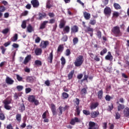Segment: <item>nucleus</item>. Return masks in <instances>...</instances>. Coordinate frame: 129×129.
Here are the masks:
<instances>
[{
    "label": "nucleus",
    "mask_w": 129,
    "mask_h": 129,
    "mask_svg": "<svg viewBox=\"0 0 129 129\" xmlns=\"http://www.w3.org/2000/svg\"><path fill=\"white\" fill-rule=\"evenodd\" d=\"M120 118V114L118 112L115 113V119H119Z\"/></svg>",
    "instance_id": "nucleus-56"
},
{
    "label": "nucleus",
    "mask_w": 129,
    "mask_h": 129,
    "mask_svg": "<svg viewBox=\"0 0 129 129\" xmlns=\"http://www.w3.org/2000/svg\"><path fill=\"white\" fill-rule=\"evenodd\" d=\"M0 49L2 50V53L3 55L6 53V51H7V48H6L4 46H1L0 47Z\"/></svg>",
    "instance_id": "nucleus-47"
},
{
    "label": "nucleus",
    "mask_w": 129,
    "mask_h": 129,
    "mask_svg": "<svg viewBox=\"0 0 129 129\" xmlns=\"http://www.w3.org/2000/svg\"><path fill=\"white\" fill-rule=\"evenodd\" d=\"M28 101L29 102H31V103H34L35 105H39L40 104L39 100L36 99L35 95H29L28 97Z\"/></svg>",
    "instance_id": "nucleus-3"
},
{
    "label": "nucleus",
    "mask_w": 129,
    "mask_h": 129,
    "mask_svg": "<svg viewBox=\"0 0 129 129\" xmlns=\"http://www.w3.org/2000/svg\"><path fill=\"white\" fill-rule=\"evenodd\" d=\"M97 36L98 37V39H101V31H98L97 32Z\"/></svg>",
    "instance_id": "nucleus-55"
},
{
    "label": "nucleus",
    "mask_w": 129,
    "mask_h": 129,
    "mask_svg": "<svg viewBox=\"0 0 129 129\" xmlns=\"http://www.w3.org/2000/svg\"><path fill=\"white\" fill-rule=\"evenodd\" d=\"M53 6L51 4V3L50 2V1H47L46 3V9H50L51 8H52Z\"/></svg>",
    "instance_id": "nucleus-41"
},
{
    "label": "nucleus",
    "mask_w": 129,
    "mask_h": 129,
    "mask_svg": "<svg viewBox=\"0 0 129 129\" xmlns=\"http://www.w3.org/2000/svg\"><path fill=\"white\" fill-rule=\"evenodd\" d=\"M87 32H91L92 33H93V28L89 27H87Z\"/></svg>",
    "instance_id": "nucleus-62"
},
{
    "label": "nucleus",
    "mask_w": 129,
    "mask_h": 129,
    "mask_svg": "<svg viewBox=\"0 0 129 129\" xmlns=\"http://www.w3.org/2000/svg\"><path fill=\"white\" fill-rule=\"evenodd\" d=\"M48 23V22L47 21H43V23L40 25L39 29L43 30V29H45V28H46V25H47Z\"/></svg>",
    "instance_id": "nucleus-26"
},
{
    "label": "nucleus",
    "mask_w": 129,
    "mask_h": 129,
    "mask_svg": "<svg viewBox=\"0 0 129 129\" xmlns=\"http://www.w3.org/2000/svg\"><path fill=\"white\" fill-rule=\"evenodd\" d=\"M83 113L85 115H90V111L87 110H83Z\"/></svg>",
    "instance_id": "nucleus-48"
},
{
    "label": "nucleus",
    "mask_w": 129,
    "mask_h": 129,
    "mask_svg": "<svg viewBox=\"0 0 129 129\" xmlns=\"http://www.w3.org/2000/svg\"><path fill=\"white\" fill-rule=\"evenodd\" d=\"M124 116L125 117H128L129 116V108L126 107L124 110Z\"/></svg>",
    "instance_id": "nucleus-29"
},
{
    "label": "nucleus",
    "mask_w": 129,
    "mask_h": 129,
    "mask_svg": "<svg viewBox=\"0 0 129 129\" xmlns=\"http://www.w3.org/2000/svg\"><path fill=\"white\" fill-rule=\"evenodd\" d=\"M31 4L33 6V8H38L40 6V3L38 0H32Z\"/></svg>",
    "instance_id": "nucleus-15"
},
{
    "label": "nucleus",
    "mask_w": 129,
    "mask_h": 129,
    "mask_svg": "<svg viewBox=\"0 0 129 129\" xmlns=\"http://www.w3.org/2000/svg\"><path fill=\"white\" fill-rule=\"evenodd\" d=\"M103 128L106 129L107 127V122H103Z\"/></svg>",
    "instance_id": "nucleus-64"
},
{
    "label": "nucleus",
    "mask_w": 129,
    "mask_h": 129,
    "mask_svg": "<svg viewBox=\"0 0 129 129\" xmlns=\"http://www.w3.org/2000/svg\"><path fill=\"white\" fill-rule=\"evenodd\" d=\"M63 32H65L67 34L70 32V27L69 26H66L63 30Z\"/></svg>",
    "instance_id": "nucleus-37"
},
{
    "label": "nucleus",
    "mask_w": 129,
    "mask_h": 129,
    "mask_svg": "<svg viewBox=\"0 0 129 129\" xmlns=\"http://www.w3.org/2000/svg\"><path fill=\"white\" fill-rule=\"evenodd\" d=\"M63 50H64V46L63 44H60L58 46L57 52V53H62V52H63Z\"/></svg>",
    "instance_id": "nucleus-28"
},
{
    "label": "nucleus",
    "mask_w": 129,
    "mask_h": 129,
    "mask_svg": "<svg viewBox=\"0 0 129 129\" xmlns=\"http://www.w3.org/2000/svg\"><path fill=\"white\" fill-rule=\"evenodd\" d=\"M81 95H85L86 93H87V90L86 88H84L81 90Z\"/></svg>",
    "instance_id": "nucleus-38"
},
{
    "label": "nucleus",
    "mask_w": 129,
    "mask_h": 129,
    "mask_svg": "<svg viewBox=\"0 0 129 129\" xmlns=\"http://www.w3.org/2000/svg\"><path fill=\"white\" fill-rule=\"evenodd\" d=\"M112 109H113V104L111 103V105L108 106L107 110H108V111H111Z\"/></svg>",
    "instance_id": "nucleus-51"
},
{
    "label": "nucleus",
    "mask_w": 129,
    "mask_h": 129,
    "mask_svg": "<svg viewBox=\"0 0 129 129\" xmlns=\"http://www.w3.org/2000/svg\"><path fill=\"white\" fill-rule=\"evenodd\" d=\"M71 54V51L69 48L67 49L66 50L65 55L66 56H70Z\"/></svg>",
    "instance_id": "nucleus-49"
},
{
    "label": "nucleus",
    "mask_w": 129,
    "mask_h": 129,
    "mask_svg": "<svg viewBox=\"0 0 129 129\" xmlns=\"http://www.w3.org/2000/svg\"><path fill=\"white\" fill-rule=\"evenodd\" d=\"M47 112H48V110H46L43 113L42 115V118H46V117H47Z\"/></svg>",
    "instance_id": "nucleus-61"
},
{
    "label": "nucleus",
    "mask_w": 129,
    "mask_h": 129,
    "mask_svg": "<svg viewBox=\"0 0 129 129\" xmlns=\"http://www.w3.org/2000/svg\"><path fill=\"white\" fill-rule=\"evenodd\" d=\"M111 32L115 37H120V36H121L120 29L118 26H115L113 27V29H111Z\"/></svg>",
    "instance_id": "nucleus-2"
},
{
    "label": "nucleus",
    "mask_w": 129,
    "mask_h": 129,
    "mask_svg": "<svg viewBox=\"0 0 129 129\" xmlns=\"http://www.w3.org/2000/svg\"><path fill=\"white\" fill-rule=\"evenodd\" d=\"M104 14L106 17H110L111 15V9L106 6L104 9Z\"/></svg>",
    "instance_id": "nucleus-6"
},
{
    "label": "nucleus",
    "mask_w": 129,
    "mask_h": 129,
    "mask_svg": "<svg viewBox=\"0 0 129 129\" xmlns=\"http://www.w3.org/2000/svg\"><path fill=\"white\" fill-rule=\"evenodd\" d=\"M83 16L85 20H90V18L91 17L90 13H87V12H85L83 13Z\"/></svg>",
    "instance_id": "nucleus-22"
},
{
    "label": "nucleus",
    "mask_w": 129,
    "mask_h": 129,
    "mask_svg": "<svg viewBox=\"0 0 129 129\" xmlns=\"http://www.w3.org/2000/svg\"><path fill=\"white\" fill-rule=\"evenodd\" d=\"M32 59V55H27L25 59H24V61L23 62V63L25 64V65H26V64H28V63H29V61H30V60Z\"/></svg>",
    "instance_id": "nucleus-20"
},
{
    "label": "nucleus",
    "mask_w": 129,
    "mask_h": 129,
    "mask_svg": "<svg viewBox=\"0 0 129 129\" xmlns=\"http://www.w3.org/2000/svg\"><path fill=\"white\" fill-rule=\"evenodd\" d=\"M16 88L18 90V91H22L24 87H23V86H17Z\"/></svg>",
    "instance_id": "nucleus-59"
},
{
    "label": "nucleus",
    "mask_w": 129,
    "mask_h": 129,
    "mask_svg": "<svg viewBox=\"0 0 129 129\" xmlns=\"http://www.w3.org/2000/svg\"><path fill=\"white\" fill-rule=\"evenodd\" d=\"M90 25L94 26V25H95L96 24V20H91L90 21Z\"/></svg>",
    "instance_id": "nucleus-57"
},
{
    "label": "nucleus",
    "mask_w": 129,
    "mask_h": 129,
    "mask_svg": "<svg viewBox=\"0 0 129 129\" xmlns=\"http://www.w3.org/2000/svg\"><path fill=\"white\" fill-rule=\"evenodd\" d=\"M99 115V111H92L91 113V117L92 118H96Z\"/></svg>",
    "instance_id": "nucleus-14"
},
{
    "label": "nucleus",
    "mask_w": 129,
    "mask_h": 129,
    "mask_svg": "<svg viewBox=\"0 0 129 129\" xmlns=\"http://www.w3.org/2000/svg\"><path fill=\"white\" fill-rule=\"evenodd\" d=\"M48 62L52 63L53 62V50L49 53V56L47 57Z\"/></svg>",
    "instance_id": "nucleus-24"
},
{
    "label": "nucleus",
    "mask_w": 129,
    "mask_h": 129,
    "mask_svg": "<svg viewBox=\"0 0 129 129\" xmlns=\"http://www.w3.org/2000/svg\"><path fill=\"white\" fill-rule=\"evenodd\" d=\"M20 110H21V112H23V111H25V110H26V107L25 106V104L22 103L20 105Z\"/></svg>",
    "instance_id": "nucleus-45"
},
{
    "label": "nucleus",
    "mask_w": 129,
    "mask_h": 129,
    "mask_svg": "<svg viewBox=\"0 0 129 129\" xmlns=\"http://www.w3.org/2000/svg\"><path fill=\"white\" fill-rule=\"evenodd\" d=\"M11 40L12 42H16V41H18V34L16 33L14 36L11 38Z\"/></svg>",
    "instance_id": "nucleus-34"
},
{
    "label": "nucleus",
    "mask_w": 129,
    "mask_h": 129,
    "mask_svg": "<svg viewBox=\"0 0 129 129\" xmlns=\"http://www.w3.org/2000/svg\"><path fill=\"white\" fill-rule=\"evenodd\" d=\"M3 103L4 104V108L7 109V110H10L12 107L9 105L12 103V99H6L3 101Z\"/></svg>",
    "instance_id": "nucleus-4"
},
{
    "label": "nucleus",
    "mask_w": 129,
    "mask_h": 129,
    "mask_svg": "<svg viewBox=\"0 0 129 129\" xmlns=\"http://www.w3.org/2000/svg\"><path fill=\"white\" fill-rule=\"evenodd\" d=\"M16 78L18 81H19V82L23 81V77L20 76L19 75H16Z\"/></svg>",
    "instance_id": "nucleus-54"
},
{
    "label": "nucleus",
    "mask_w": 129,
    "mask_h": 129,
    "mask_svg": "<svg viewBox=\"0 0 129 129\" xmlns=\"http://www.w3.org/2000/svg\"><path fill=\"white\" fill-rule=\"evenodd\" d=\"M6 128L7 129H14V127H13V125H12V124H9L8 125H7Z\"/></svg>",
    "instance_id": "nucleus-63"
},
{
    "label": "nucleus",
    "mask_w": 129,
    "mask_h": 129,
    "mask_svg": "<svg viewBox=\"0 0 129 129\" xmlns=\"http://www.w3.org/2000/svg\"><path fill=\"white\" fill-rule=\"evenodd\" d=\"M76 122H81V120L77 117H75L74 118L71 119L70 123L72 125H75Z\"/></svg>",
    "instance_id": "nucleus-8"
},
{
    "label": "nucleus",
    "mask_w": 129,
    "mask_h": 129,
    "mask_svg": "<svg viewBox=\"0 0 129 129\" xmlns=\"http://www.w3.org/2000/svg\"><path fill=\"white\" fill-rule=\"evenodd\" d=\"M106 53H107V49L105 48L103 49L102 51H101L100 54L101 56H103V55H104V54H106Z\"/></svg>",
    "instance_id": "nucleus-42"
},
{
    "label": "nucleus",
    "mask_w": 129,
    "mask_h": 129,
    "mask_svg": "<svg viewBox=\"0 0 129 129\" xmlns=\"http://www.w3.org/2000/svg\"><path fill=\"white\" fill-rule=\"evenodd\" d=\"M6 10H7V8H6L5 6H0V18L3 17V13L6 12Z\"/></svg>",
    "instance_id": "nucleus-25"
},
{
    "label": "nucleus",
    "mask_w": 129,
    "mask_h": 129,
    "mask_svg": "<svg viewBox=\"0 0 129 129\" xmlns=\"http://www.w3.org/2000/svg\"><path fill=\"white\" fill-rule=\"evenodd\" d=\"M76 112L77 113V115H80V111H81V110H80V107H79V106H76Z\"/></svg>",
    "instance_id": "nucleus-40"
},
{
    "label": "nucleus",
    "mask_w": 129,
    "mask_h": 129,
    "mask_svg": "<svg viewBox=\"0 0 129 129\" xmlns=\"http://www.w3.org/2000/svg\"><path fill=\"white\" fill-rule=\"evenodd\" d=\"M69 109V106L66 105L64 107H62V106H60L58 107L59 112H58V116H61L62 114L63 113V111H65L66 110H68Z\"/></svg>",
    "instance_id": "nucleus-5"
},
{
    "label": "nucleus",
    "mask_w": 129,
    "mask_h": 129,
    "mask_svg": "<svg viewBox=\"0 0 129 129\" xmlns=\"http://www.w3.org/2000/svg\"><path fill=\"white\" fill-rule=\"evenodd\" d=\"M34 63L35 65H38L39 66H42V61L39 60L35 61Z\"/></svg>",
    "instance_id": "nucleus-50"
},
{
    "label": "nucleus",
    "mask_w": 129,
    "mask_h": 129,
    "mask_svg": "<svg viewBox=\"0 0 129 129\" xmlns=\"http://www.w3.org/2000/svg\"><path fill=\"white\" fill-rule=\"evenodd\" d=\"M14 82H15V81L13 79H12V78H10L9 77H6V83L7 84H9V85H12L14 84Z\"/></svg>",
    "instance_id": "nucleus-16"
},
{
    "label": "nucleus",
    "mask_w": 129,
    "mask_h": 129,
    "mask_svg": "<svg viewBox=\"0 0 129 129\" xmlns=\"http://www.w3.org/2000/svg\"><path fill=\"white\" fill-rule=\"evenodd\" d=\"M96 125V123L93 121H89V127L88 129H99V126L95 127Z\"/></svg>",
    "instance_id": "nucleus-7"
},
{
    "label": "nucleus",
    "mask_w": 129,
    "mask_h": 129,
    "mask_svg": "<svg viewBox=\"0 0 129 129\" xmlns=\"http://www.w3.org/2000/svg\"><path fill=\"white\" fill-rule=\"evenodd\" d=\"M62 40L63 42H67V40H68V36H67V35H64L62 37Z\"/></svg>",
    "instance_id": "nucleus-60"
},
{
    "label": "nucleus",
    "mask_w": 129,
    "mask_h": 129,
    "mask_svg": "<svg viewBox=\"0 0 129 129\" xmlns=\"http://www.w3.org/2000/svg\"><path fill=\"white\" fill-rule=\"evenodd\" d=\"M74 106H79V104L80 103V100L79 99L76 98L75 100H74Z\"/></svg>",
    "instance_id": "nucleus-30"
},
{
    "label": "nucleus",
    "mask_w": 129,
    "mask_h": 129,
    "mask_svg": "<svg viewBox=\"0 0 129 129\" xmlns=\"http://www.w3.org/2000/svg\"><path fill=\"white\" fill-rule=\"evenodd\" d=\"M16 119L18 122H21L22 120V115L21 114H17L16 116Z\"/></svg>",
    "instance_id": "nucleus-32"
},
{
    "label": "nucleus",
    "mask_w": 129,
    "mask_h": 129,
    "mask_svg": "<svg viewBox=\"0 0 129 129\" xmlns=\"http://www.w3.org/2000/svg\"><path fill=\"white\" fill-rule=\"evenodd\" d=\"M27 31L28 32H29V33H32V31H34L33 27H32V25H31V24H29L27 26Z\"/></svg>",
    "instance_id": "nucleus-39"
},
{
    "label": "nucleus",
    "mask_w": 129,
    "mask_h": 129,
    "mask_svg": "<svg viewBox=\"0 0 129 129\" xmlns=\"http://www.w3.org/2000/svg\"><path fill=\"white\" fill-rule=\"evenodd\" d=\"M105 60H108L109 61H112L113 60V56L111 54L110 51L108 52L107 55L105 56Z\"/></svg>",
    "instance_id": "nucleus-10"
},
{
    "label": "nucleus",
    "mask_w": 129,
    "mask_h": 129,
    "mask_svg": "<svg viewBox=\"0 0 129 129\" xmlns=\"http://www.w3.org/2000/svg\"><path fill=\"white\" fill-rule=\"evenodd\" d=\"M35 54L36 56H40L42 54V49L40 48H37L35 50Z\"/></svg>",
    "instance_id": "nucleus-23"
},
{
    "label": "nucleus",
    "mask_w": 129,
    "mask_h": 129,
    "mask_svg": "<svg viewBox=\"0 0 129 129\" xmlns=\"http://www.w3.org/2000/svg\"><path fill=\"white\" fill-rule=\"evenodd\" d=\"M84 62V59H83V55H79L76 59L74 64L76 67H80Z\"/></svg>",
    "instance_id": "nucleus-1"
},
{
    "label": "nucleus",
    "mask_w": 129,
    "mask_h": 129,
    "mask_svg": "<svg viewBox=\"0 0 129 129\" xmlns=\"http://www.w3.org/2000/svg\"><path fill=\"white\" fill-rule=\"evenodd\" d=\"M116 104H118L117 106V111H120L122 109H124V105L119 103V102L117 101Z\"/></svg>",
    "instance_id": "nucleus-21"
},
{
    "label": "nucleus",
    "mask_w": 129,
    "mask_h": 129,
    "mask_svg": "<svg viewBox=\"0 0 129 129\" xmlns=\"http://www.w3.org/2000/svg\"><path fill=\"white\" fill-rule=\"evenodd\" d=\"M49 45V41H42L40 44V47L41 48H43V49H45L47 48V46Z\"/></svg>",
    "instance_id": "nucleus-13"
},
{
    "label": "nucleus",
    "mask_w": 129,
    "mask_h": 129,
    "mask_svg": "<svg viewBox=\"0 0 129 129\" xmlns=\"http://www.w3.org/2000/svg\"><path fill=\"white\" fill-rule=\"evenodd\" d=\"M99 105V103L98 102H93L91 103L90 106V108L91 110H93V109H95L97 106Z\"/></svg>",
    "instance_id": "nucleus-12"
},
{
    "label": "nucleus",
    "mask_w": 129,
    "mask_h": 129,
    "mask_svg": "<svg viewBox=\"0 0 129 129\" xmlns=\"http://www.w3.org/2000/svg\"><path fill=\"white\" fill-rule=\"evenodd\" d=\"M113 98L112 97H111L109 95H106L105 97V100L106 101H109L110 100H111V99H113Z\"/></svg>",
    "instance_id": "nucleus-44"
},
{
    "label": "nucleus",
    "mask_w": 129,
    "mask_h": 129,
    "mask_svg": "<svg viewBox=\"0 0 129 129\" xmlns=\"http://www.w3.org/2000/svg\"><path fill=\"white\" fill-rule=\"evenodd\" d=\"M27 82H29L30 83H33L36 81V77L32 76H28L26 78Z\"/></svg>",
    "instance_id": "nucleus-11"
},
{
    "label": "nucleus",
    "mask_w": 129,
    "mask_h": 129,
    "mask_svg": "<svg viewBox=\"0 0 129 129\" xmlns=\"http://www.w3.org/2000/svg\"><path fill=\"white\" fill-rule=\"evenodd\" d=\"M6 119V115L4 111L2 110V106H0V120H5Z\"/></svg>",
    "instance_id": "nucleus-19"
},
{
    "label": "nucleus",
    "mask_w": 129,
    "mask_h": 129,
    "mask_svg": "<svg viewBox=\"0 0 129 129\" xmlns=\"http://www.w3.org/2000/svg\"><path fill=\"white\" fill-rule=\"evenodd\" d=\"M73 75H74V70L71 71L68 74V77L69 78V80H71L73 78Z\"/></svg>",
    "instance_id": "nucleus-31"
},
{
    "label": "nucleus",
    "mask_w": 129,
    "mask_h": 129,
    "mask_svg": "<svg viewBox=\"0 0 129 129\" xmlns=\"http://www.w3.org/2000/svg\"><path fill=\"white\" fill-rule=\"evenodd\" d=\"M73 43L74 45H76V44L78 43V38L77 37L74 38V39H73Z\"/></svg>",
    "instance_id": "nucleus-52"
},
{
    "label": "nucleus",
    "mask_w": 129,
    "mask_h": 129,
    "mask_svg": "<svg viewBox=\"0 0 129 129\" xmlns=\"http://www.w3.org/2000/svg\"><path fill=\"white\" fill-rule=\"evenodd\" d=\"M65 25H66V21H65V19H62L60 20L59 24V29H63V28L65 27Z\"/></svg>",
    "instance_id": "nucleus-17"
},
{
    "label": "nucleus",
    "mask_w": 129,
    "mask_h": 129,
    "mask_svg": "<svg viewBox=\"0 0 129 129\" xmlns=\"http://www.w3.org/2000/svg\"><path fill=\"white\" fill-rule=\"evenodd\" d=\"M51 110L52 112L53 115H57V111L56 110V105L54 103H52L50 105Z\"/></svg>",
    "instance_id": "nucleus-9"
},
{
    "label": "nucleus",
    "mask_w": 129,
    "mask_h": 129,
    "mask_svg": "<svg viewBox=\"0 0 129 129\" xmlns=\"http://www.w3.org/2000/svg\"><path fill=\"white\" fill-rule=\"evenodd\" d=\"M21 27L22 29H26V28H27V21H26V20L22 22Z\"/></svg>",
    "instance_id": "nucleus-46"
},
{
    "label": "nucleus",
    "mask_w": 129,
    "mask_h": 129,
    "mask_svg": "<svg viewBox=\"0 0 129 129\" xmlns=\"http://www.w3.org/2000/svg\"><path fill=\"white\" fill-rule=\"evenodd\" d=\"M9 31L10 30L9 29V28H6L2 31V33L3 34H8Z\"/></svg>",
    "instance_id": "nucleus-58"
},
{
    "label": "nucleus",
    "mask_w": 129,
    "mask_h": 129,
    "mask_svg": "<svg viewBox=\"0 0 129 129\" xmlns=\"http://www.w3.org/2000/svg\"><path fill=\"white\" fill-rule=\"evenodd\" d=\"M97 94L98 98L99 99H102V98L103 97V91L102 90L99 91L97 93Z\"/></svg>",
    "instance_id": "nucleus-27"
},
{
    "label": "nucleus",
    "mask_w": 129,
    "mask_h": 129,
    "mask_svg": "<svg viewBox=\"0 0 129 129\" xmlns=\"http://www.w3.org/2000/svg\"><path fill=\"white\" fill-rule=\"evenodd\" d=\"M38 16L39 17L38 19L42 20V19H43V17L47 16V14H46V13H39Z\"/></svg>",
    "instance_id": "nucleus-35"
},
{
    "label": "nucleus",
    "mask_w": 129,
    "mask_h": 129,
    "mask_svg": "<svg viewBox=\"0 0 129 129\" xmlns=\"http://www.w3.org/2000/svg\"><path fill=\"white\" fill-rule=\"evenodd\" d=\"M60 60L61 65L64 66V65L66 64V60L65 59V58L63 56H62L60 58Z\"/></svg>",
    "instance_id": "nucleus-43"
},
{
    "label": "nucleus",
    "mask_w": 129,
    "mask_h": 129,
    "mask_svg": "<svg viewBox=\"0 0 129 129\" xmlns=\"http://www.w3.org/2000/svg\"><path fill=\"white\" fill-rule=\"evenodd\" d=\"M119 16V13L117 12H114L113 13V18H118Z\"/></svg>",
    "instance_id": "nucleus-53"
},
{
    "label": "nucleus",
    "mask_w": 129,
    "mask_h": 129,
    "mask_svg": "<svg viewBox=\"0 0 129 129\" xmlns=\"http://www.w3.org/2000/svg\"><path fill=\"white\" fill-rule=\"evenodd\" d=\"M79 30V28L77 25H74L71 28V34H73L74 33H77Z\"/></svg>",
    "instance_id": "nucleus-18"
},
{
    "label": "nucleus",
    "mask_w": 129,
    "mask_h": 129,
    "mask_svg": "<svg viewBox=\"0 0 129 129\" xmlns=\"http://www.w3.org/2000/svg\"><path fill=\"white\" fill-rule=\"evenodd\" d=\"M113 7L115 9V10H120L121 9V7H120V5L117 3H114Z\"/></svg>",
    "instance_id": "nucleus-33"
},
{
    "label": "nucleus",
    "mask_w": 129,
    "mask_h": 129,
    "mask_svg": "<svg viewBox=\"0 0 129 129\" xmlns=\"http://www.w3.org/2000/svg\"><path fill=\"white\" fill-rule=\"evenodd\" d=\"M62 97H63V99H67L69 97V94L66 92H63L62 93Z\"/></svg>",
    "instance_id": "nucleus-36"
}]
</instances>
